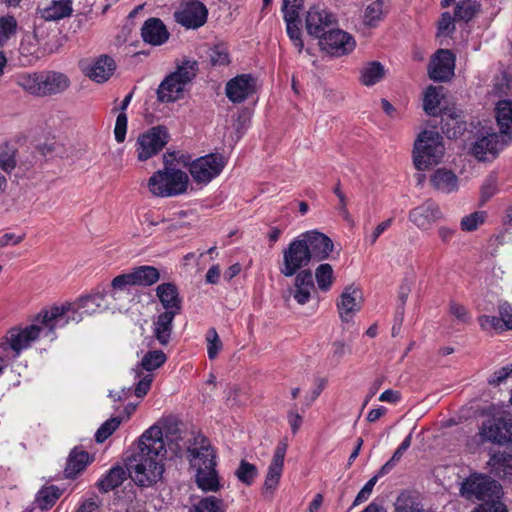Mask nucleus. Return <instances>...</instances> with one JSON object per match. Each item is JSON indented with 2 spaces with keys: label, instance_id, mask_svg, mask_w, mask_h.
Segmentation results:
<instances>
[{
  "label": "nucleus",
  "instance_id": "f257e3e1",
  "mask_svg": "<svg viewBox=\"0 0 512 512\" xmlns=\"http://www.w3.org/2000/svg\"><path fill=\"white\" fill-rule=\"evenodd\" d=\"M166 452L159 426L153 425L141 435L129 468V476L137 486L151 487L161 480Z\"/></svg>",
  "mask_w": 512,
  "mask_h": 512
},
{
  "label": "nucleus",
  "instance_id": "f03ea898",
  "mask_svg": "<svg viewBox=\"0 0 512 512\" xmlns=\"http://www.w3.org/2000/svg\"><path fill=\"white\" fill-rule=\"evenodd\" d=\"M188 460L195 470L197 486L205 492H217L221 488L216 470V453L210 441L201 433L188 440Z\"/></svg>",
  "mask_w": 512,
  "mask_h": 512
},
{
  "label": "nucleus",
  "instance_id": "7ed1b4c3",
  "mask_svg": "<svg viewBox=\"0 0 512 512\" xmlns=\"http://www.w3.org/2000/svg\"><path fill=\"white\" fill-rule=\"evenodd\" d=\"M188 184L187 173L177 168L175 153L167 152L163 155V169L153 173L148 179L147 187L152 195L168 198L185 193Z\"/></svg>",
  "mask_w": 512,
  "mask_h": 512
},
{
  "label": "nucleus",
  "instance_id": "20e7f679",
  "mask_svg": "<svg viewBox=\"0 0 512 512\" xmlns=\"http://www.w3.org/2000/svg\"><path fill=\"white\" fill-rule=\"evenodd\" d=\"M198 64L195 60H183L176 71L170 73L157 89V99L161 103H172L183 97L185 86L197 74Z\"/></svg>",
  "mask_w": 512,
  "mask_h": 512
},
{
  "label": "nucleus",
  "instance_id": "39448f33",
  "mask_svg": "<svg viewBox=\"0 0 512 512\" xmlns=\"http://www.w3.org/2000/svg\"><path fill=\"white\" fill-rule=\"evenodd\" d=\"M442 136L432 130H424L414 143L413 162L418 170H426L441 162L445 147Z\"/></svg>",
  "mask_w": 512,
  "mask_h": 512
},
{
  "label": "nucleus",
  "instance_id": "423d86ee",
  "mask_svg": "<svg viewBox=\"0 0 512 512\" xmlns=\"http://www.w3.org/2000/svg\"><path fill=\"white\" fill-rule=\"evenodd\" d=\"M40 337H46L51 340V334L48 332L47 323L40 319V313L35 318V323L25 328H11L5 339L0 344V349H11L14 357H18L21 352L28 349L31 344Z\"/></svg>",
  "mask_w": 512,
  "mask_h": 512
},
{
  "label": "nucleus",
  "instance_id": "0eeeda50",
  "mask_svg": "<svg viewBox=\"0 0 512 512\" xmlns=\"http://www.w3.org/2000/svg\"><path fill=\"white\" fill-rule=\"evenodd\" d=\"M500 493L499 483L483 474H471L460 486V495L470 501H490L499 498Z\"/></svg>",
  "mask_w": 512,
  "mask_h": 512
},
{
  "label": "nucleus",
  "instance_id": "6e6552de",
  "mask_svg": "<svg viewBox=\"0 0 512 512\" xmlns=\"http://www.w3.org/2000/svg\"><path fill=\"white\" fill-rule=\"evenodd\" d=\"M82 309L79 307V300L73 304H63L61 306H52L49 309L40 312V319H43L48 326V332L51 334V341L56 337L55 330L62 328L70 322L79 323L82 320Z\"/></svg>",
  "mask_w": 512,
  "mask_h": 512
},
{
  "label": "nucleus",
  "instance_id": "1a4fd4ad",
  "mask_svg": "<svg viewBox=\"0 0 512 512\" xmlns=\"http://www.w3.org/2000/svg\"><path fill=\"white\" fill-rule=\"evenodd\" d=\"M226 165L225 158L218 153H210L195 159L189 172L197 184H208L220 175Z\"/></svg>",
  "mask_w": 512,
  "mask_h": 512
},
{
  "label": "nucleus",
  "instance_id": "9d476101",
  "mask_svg": "<svg viewBox=\"0 0 512 512\" xmlns=\"http://www.w3.org/2000/svg\"><path fill=\"white\" fill-rule=\"evenodd\" d=\"M169 141V133L164 126H155L138 136L136 153L139 161H146L158 154Z\"/></svg>",
  "mask_w": 512,
  "mask_h": 512
},
{
  "label": "nucleus",
  "instance_id": "9b49d317",
  "mask_svg": "<svg viewBox=\"0 0 512 512\" xmlns=\"http://www.w3.org/2000/svg\"><path fill=\"white\" fill-rule=\"evenodd\" d=\"M310 261L312 259L307 246L301 241V236L299 235L283 250V264L280 267V272L285 277H291L301 268L307 266Z\"/></svg>",
  "mask_w": 512,
  "mask_h": 512
},
{
  "label": "nucleus",
  "instance_id": "f8f14e48",
  "mask_svg": "<svg viewBox=\"0 0 512 512\" xmlns=\"http://www.w3.org/2000/svg\"><path fill=\"white\" fill-rule=\"evenodd\" d=\"M511 143V135L488 133L474 142L471 153L479 161L492 160Z\"/></svg>",
  "mask_w": 512,
  "mask_h": 512
},
{
  "label": "nucleus",
  "instance_id": "ddd939ff",
  "mask_svg": "<svg viewBox=\"0 0 512 512\" xmlns=\"http://www.w3.org/2000/svg\"><path fill=\"white\" fill-rule=\"evenodd\" d=\"M208 17L207 7L199 0L183 2L174 13L175 21L186 29L202 27Z\"/></svg>",
  "mask_w": 512,
  "mask_h": 512
},
{
  "label": "nucleus",
  "instance_id": "4468645a",
  "mask_svg": "<svg viewBox=\"0 0 512 512\" xmlns=\"http://www.w3.org/2000/svg\"><path fill=\"white\" fill-rule=\"evenodd\" d=\"M319 44L322 50L336 56L346 55L356 46L354 38L340 29L329 30L320 38Z\"/></svg>",
  "mask_w": 512,
  "mask_h": 512
},
{
  "label": "nucleus",
  "instance_id": "2eb2a0df",
  "mask_svg": "<svg viewBox=\"0 0 512 512\" xmlns=\"http://www.w3.org/2000/svg\"><path fill=\"white\" fill-rule=\"evenodd\" d=\"M300 236L313 261L321 262L329 258L334 249V243L327 235L318 230H311Z\"/></svg>",
  "mask_w": 512,
  "mask_h": 512
},
{
  "label": "nucleus",
  "instance_id": "dca6fc26",
  "mask_svg": "<svg viewBox=\"0 0 512 512\" xmlns=\"http://www.w3.org/2000/svg\"><path fill=\"white\" fill-rule=\"evenodd\" d=\"M336 22L335 16L320 5L310 7L305 19L306 31L315 38L326 34V29Z\"/></svg>",
  "mask_w": 512,
  "mask_h": 512
},
{
  "label": "nucleus",
  "instance_id": "f3484780",
  "mask_svg": "<svg viewBox=\"0 0 512 512\" xmlns=\"http://www.w3.org/2000/svg\"><path fill=\"white\" fill-rule=\"evenodd\" d=\"M455 55L448 49H439L429 65V77L434 81L446 82L454 76Z\"/></svg>",
  "mask_w": 512,
  "mask_h": 512
},
{
  "label": "nucleus",
  "instance_id": "a211bd4d",
  "mask_svg": "<svg viewBox=\"0 0 512 512\" xmlns=\"http://www.w3.org/2000/svg\"><path fill=\"white\" fill-rule=\"evenodd\" d=\"M256 79L250 74H241L229 80L225 87L227 98L233 103H242L255 92Z\"/></svg>",
  "mask_w": 512,
  "mask_h": 512
},
{
  "label": "nucleus",
  "instance_id": "6ab92c4d",
  "mask_svg": "<svg viewBox=\"0 0 512 512\" xmlns=\"http://www.w3.org/2000/svg\"><path fill=\"white\" fill-rule=\"evenodd\" d=\"M441 217L439 206L431 200L425 201L409 212V220L422 231L429 230Z\"/></svg>",
  "mask_w": 512,
  "mask_h": 512
},
{
  "label": "nucleus",
  "instance_id": "aec40b11",
  "mask_svg": "<svg viewBox=\"0 0 512 512\" xmlns=\"http://www.w3.org/2000/svg\"><path fill=\"white\" fill-rule=\"evenodd\" d=\"M115 68V61L108 55H100L89 63H82L85 75L97 83L106 82L113 75Z\"/></svg>",
  "mask_w": 512,
  "mask_h": 512
},
{
  "label": "nucleus",
  "instance_id": "412c9836",
  "mask_svg": "<svg viewBox=\"0 0 512 512\" xmlns=\"http://www.w3.org/2000/svg\"><path fill=\"white\" fill-rule=\"evenodd\" d=\"M39 80L41 87L39 97L61 94L70 86L69 77L57 71H41Z\"/></svg>",
  "mask_w": 512,
  "mask_h": 512
},
{
  "label": "nucleus",
  "instance_id": "4be33fe9",
  "mask_svg": "<svg viewBox=\"0 0 512 512\" xmlns=\"http://www.w3.org/2000/svg\"><path fill=\"white\" fill-rule=\"evenodd\" d=\"M361 291L353 286L346 287L339 297L337 308L342 321L349 322L361 309Z\"/></svg>",
  "mask_w": 512,
  "mask_h": 512
},
{
  "label": "nucleus",
  "instance_id": "5701e85b",
  "mask_svg": "<svg viewBox=\"0 0 512 512\" xmlns=\"http://www.w3.org/2000/svg\"><path fill=\"white\" fill-rule=\"evenodd\" d=\"M286 450L287 445L285 443H280L274 451L264 482V489L266 491L273 492L279 484L283 472Z\"/></svg>",
  "mask_w": 512,
  "mask_h": 512
},
{
  "label": "nucleus",
  "instance_id": "b1692460",
  "mask_svg": "<svg viewBox=\"0 0 512 512\" xmlns=\"http://www.w3.org/2000/svg\"><path fill=\"white\" fill-rule=\"evenodd\" d=\"M315 291L312 272L310 270H301L296 274L294 286L289 290L290 295L300 304H306L312 292Z\"/></svg>",
  "mask_w": 512,
  "mask_h": 512
},
{
  "label": "nucleus",
  "instance_id": "393cba45",
  "mask_svg": "<svg viewBox=\"0 0 512 512\" xmlns=\"http://www.w3.org/2000/svg\"><path fill=\"white\" fill-rule=\"evenodd\" d=\"M141 36L144 42L159 46L168 40L169 32L162 20L152 17L144 22L141 28Z\"/></svg>",
  "mask_w": 512,
  "mask_h": 512
},
{
  "label": "nucleus",
  "instance_id": "a878e982",
  "mask_svg": "<svg viewBox=\"0 0 512 512\" xmlns=\"http://www.w3.org/2000/svg\"><path fill=\"white\" fill-rule=\"evenodd\" d=\"M72 5L73 0H50L44 6H39L37 12L45 21H58L72 14Z\"/></svg>",
  "mask_w": 512,
  "mask_h": 512
},
{
  "label": "nucleus",
  "instance_id": "bb28decb",
  "mask_svg": "<svg viewBox=\"0 0 512 512\" xmlns=\"http://www.w3.org/2000/svg\"><path fill=\"white\" fill-rule=\"evenodd\" d=\"M156 295L165 309L164 312L179 314L181 311V298L178 289L173 283H162L156 288Z\"/></svg>",
  "mask_w": 512,
  "mask_h": 512
},
{
  "label": "nucleus",
  "instance_id": "cd10ccee",
  "mask_svg": "<svg viewBox=\"0 0 512 512\" xmlns=\"http://www.w3.org/2000/svg\"><path fill=\"white\" fill-rule=\"evenodd\" d=\"M433 188L441 193L450 194L458 191L459 179L457 175L448 169L438 168L430 177Z\"/></svg>",
  "mask_w": 512,
  "mask_h": 512
},
{
  "label": "nucleus",
  "instance_id": "c85d7f7f",
  "mask_svg": "<svg viewBox=\"0 0 512 512\" xmlns=\"http://www.w3.org/2000/svg\"><path fill=\"white\" fill-rule=\"evenodd\" d=\"M441 130L449 139H456L466 130V122L461 112L456 110L445 111L441 118Z\"/></svg>",
  "mask_w": 512,
  "mask_h": 512
},
{
  "label": "nucleus",
  "instance_id": "c756f323",
  "mask_svg": "<svg viewBox=\"0 0 512 512\" xmlns=\"http://www.w3.org/2000/svg\"><path fill=\"white\" fill-rule=\"evenodd\" d=\"M92 461L88 452L75 447L69 453L64 474L66 478L73 479Z\"/></svg>",
  "mask_w": 512,
  "mask_h": 512
},
{
  "label": "nucleus",
  "instance_id": "7c9ffc66",
  "mask_svg": "<svg viewBox=\"0 0 512 512\" xmlns=\"http://www.w3.org/2000/svg\"><path fill=\"white\" fill-rule=\"evenodd\" d=\"M176 315L173 312H163L153 322V335L162 346H166L170 342Z\"/></svg>",
  "mask_w": 512,
  "mask_h": 512
},
{
  "label": "nucleus",
  "instance_id": "2f4dec72",
  "mask_svg": "<svg viewBox=\"0 0 512 512\" xmlns=\"http://www.w3.org/2000/svg\"><path fill=\"white\" fill-rule=\"evenodd\" d=\"M503 430H505V419L490 418L482 423L480 436L484 441L502 445L505 444Z\"/></svg>",
  "mask_w": 512,
  "mask_h": 512
},
{
  "label": "nucleus",
  "instance_id": "473e14b6",
  "mask_svg": "<svg viewBox=\"0 0 512 512\" xmlns=\"http://www.w3.org/2000/svg\"><path fill=\"white\" fill-rule=\"evenodd\" d=\"M19 52L25 64L31 65L39 59V39L35 32L26 33L23 36Z\"/></svg>",
  "mask_w": 512,
  "mask_h": 512
},
{
  "label": "nucleus",
  "instance_id": "72a5a7b5",
  "mask_svg": "<svg viewBox=\"0 0 512 512\" xmlns=\"http://www.w3.org/2000/svg\"><path fill=\"white\" fill-rule=\"evenodd\" d=\"M79 307L82 309L83 313L87 315L103 312L109 308L107 294L104 292H95L83 296L79 299Z\"/></svg>",
  "mask_w": 512,
  "mask_h": 512
},
{
  "label": "nucleus",
  "instance_id": "f704fd0d",
  "mask_svg": "<svg viewBox=\"0 0 512 512\" xmlns=\"http://www.w3.org/2000/svg\"><path fill=\"white\" fill-rule=\"evenodd\" d=\"M385 76V68L379 61L366 63L360 70V82L364 86H373Z\"/></svg>",
  "mask_w": 512,
  "mask_h": 512
},
{
  "label": "nucleus",
  "instance_id": "c9c22d12",
  "mask_svg": "<svg viewBox=\"0 0 512 512\" xmlns=\"http://www.w3.org/2000/svg\"><path fill=\"white\" fill-rule=\"evenodd\" d=\"M135 286H151L160 279V273L153 266L143 265L130 271Z\"/></svg>",
  "mask_w": 512,
  "mask_h": 512
},
{
  "label": "nucleus",
  "instance_id": "e433bc0d",
  "mask_svg": "<svg viewBox=\"0 0 512 512\" xmlns=\"http://www.w3.org/2000/svg\"><path fill=\"white\" fill-rule=\"evenodd\" d=\"M496 120L500 133L510 135L512 131V100H501L496 105Z\"/></svg>",
  "mask_w": 512,
  "mask_h": 512
},
{
  "label": "nucleus",
  "instance_id": "4c0bfd02",
  "mask_svg": "<svg viewBox=\"0 0 512 512\" xmlns=\"http://www.w3.org/2000/svg\"><path fill=\"white\" fill-rule=\"evenodd\" d=\"M127 477L126 470L121 466L112 467L107 474L98 481V488L102 492H109L119 487Z\"/></svg>",
  "mask_w": 512,
  "mask_h": 512
},
{
  "label": "nucleus",
  "instance_id": "58836bf2",
  "mask_svg": "<svg viewBox=\"0 0 512 512\" xmlns=\"http://www.w3.org/2000/svg\"><path fill=\"white\" fill-rule=\"evenodd\" d=\"M488 465L495 475L502 478L512 477V454H493L488 461Z\"/></svg>",
  "mask_w": 512,
  "mask_h": 512
},
{
  "label": "nucleus",
  "instance_id": "ea45409f",
  "mask_svg": "<svg viewBox=\"0 0 512 512\" xmlns=\"http://www.w3.org/2000/svg\"><path fill=\"white\" fill-rule=\"evenodd\" d=\"M443 87L442 86H433L429 85L423 97V109L424 111L430 115H436L438 106L440 105L441 99L443 97Z\"/></svg>",
  "mask_w": 512,
  "mask_h": 512
},
{
  "label": "nucleus",
  "instance_id": "a19ab883",
  "mask_svg": "<svg viewBox=\"0 0 512 512\" xmlns=\"http://www.w3.org/2000/svg\"><path fill=\"white\" fill-rule=\"evenodd\" d=\"M17 28L18 23L14 16L0 17V50L8 46L10 41L15 38Z\"/></svg>",
  "mask_w": 512,
  "mask_h": 512
},
{
  "label": "nucleus",
  "instance_id": "79ce46f5",
  "mask_svg": "<svg viewBox=\"0 0 512 512\" xmlns=\"http://www.w3.org/2000/svg\"><path fill=\"white\" fill-rule=\"evenodd\" d=\"M286 22V31L292 41L293 45L297 48L298 52H302L304 43L301 38L300 19L292 11L284 17Z\"/></svg>",
  "mask_w": 512,
  "mask_h": 512
},
{
  "label": "nucleus",
  "instance_id": "37998d69",
  "mask_svg": "<svg viewBox=\"0 0 512 512\" xmlns=\"http://www.w3.org/2000/svg\"><path fill=\"white\" fill-rule=\"evenodd\" d=\"M40 72L20 73L15 76V83L27 93L39 97Z\"/></svg>",
  "mask_w": 512,
  "mask_h": 512
},
{
  "label": "nucleus",
  "instance_id": "c03bdc74",
  "mask_svg": "<svg viewBox=\"0 0 512 512\" xmlns=\"http://www.w3.org/2000/svg\"><path fill=\"white\" fill-rule=\"evenodd\" d=\"M314 274L318 288L323 292L330 290L335 280L332 266L328 263H322L317 266Z\"/></svg>",
  "mask_w": 512,
  "mask_h": 512
},
{
  "label": "nucleus",
  "instance_id": "a18cd8bd",
  "mask_svg": "<svg viewBox=\"0 0 512 512\" xmlns=\"http://www.w3.org/2000/svg\"><path fill=\"white\" fill-rule=\"evenodd\" d=\"M477 320L480 328L486 333L499 334L508 330L506 328L504 318L501 315H499V317L492 315H481Z\"/></svg>",
  "mask_w": 512,
  "mask_h": 512
},
{
  "label": "nucleus",
  "instance_id": "49530a36",
  "mask_svg": "<svg viewBox=\"0 0 512 512\" xmlns=\"http://www.w3.org/2000/svg\"><path fill=\"white\" fill-rule=\"evenodd\" d=\"M60 496L61 490L58 487L54 485L44 487L38 492L36 503L40 509L46 510L51 508Z\"/></svg>",
  "mask_w": 512,
  "mask_h": 512
},
{
  "label": "nucleus",
  "instance_id": "de8ad7c7",
  "mask_svg": "<svg viewBox=\"0 0 512 512\" xmlns=\"http://www.w3.org/2000/svg\"><path fill=\"white\" fill-rule=\"evenodd\" d=\"M135 286L132 276L129 273L121 274L116 276L111 282V294L110 296L114 300H118L122 293L129 294L130 287Z\"/></svg>",
  "mask_w": 512,
  "mask_h": 512
},
{
  "label": "nucleus",
  "instance_id": "09e8293b",
  "mask_svg": "<svg viewBox=\"0 0 512 512\" xmlns=\"http://www.w3.org/2000/svg\"><path fill=\"white\" fill-rule=\"evenodd\" d=\"M383 16L384 2L383 0H376L366 7L364 12V24L375 27L383 19Z\"/></svg>",
  "mask_w": 512,
  "mask_h": 512
},
{
  "label": "nucleus",
  "instance_id": "8fccbe9b",
  "mask_svg": "<svg viewBox=\"0 0 512 512\" xmlns=\"http://www.w3.org/2000/svg\"><path fill=\"white\" fill-rule=\"evenodd\" d=\"M225 510L226 507L222 499L215 496H208L193 505L190 512H225Z\"/></svg>",
  "mask_w": 512,
  "mask_h": 512
},
{
  "label": "nucleus",
  "instance_id": "3c124183",
  "mask_svg": "<svg viewBox=\"0 0 512 512\" xmlns=\"http://www.w3.org/2000/svg\"><path fill=\"white\" fill-rule=\"evenodd\" d=\"M167 360L165 353L161 350H152L147 352L141 362L142 369L151 372L161 367Z\"/></svg>",
  "mask_w": 512,
  "mask_h": 512
},
{
  "label": "nucleus",
  "instance_id": "603ef678",
  "mask_svg": "<svg viewBox=\"0 0 512 512\" xmlns=\"http://www.w3.org/2000/svg\"><path fill=\"white\" fill-rule=\"evenodd\" d=\"M122 423V418L112 417L106 420L96 431L95 433V441L97 443H103L108 437H110L120 426Z\"/></svg>",
  "mask_w": 512,
  "mask_h": 512
},
{
  "label": "nucleus",
  "instance_id": "864d4df0",
  "mask_svg": "<svg viewBox=\"0 0 512 512\" xmlns=\"http://www.w3.org/2000/svg\"><path fill=\"white\" fill-rule=\"evenodd\" d=\"M235 475L240 482L249 486L253 484L254 480L256 479L258 470L254 464H251L246 460H242L235 472Z\"/></svg>",
  "mask_w": 512,
  "mask_h": 512
},
{
  "label": "nucleus",
  "instance_id": "5fc2aeb1",
  "mask_svg": "<svg viewBox=\"0 0 512 512\" xmlns=\"http://www.w3.org/2000/svg\"><path fill=\"white\" fill-rule=\"evenodd\" d=\"M476 12V3L471 0H465L456 5L454 11V19L467 22L475 16Z\"/></svg>",
  "mask_w": 512,
  "mask_h": 512
},
{
  "label": "nucleus",
  "instance_id": "6e6d98bb",
  "mask_svg": "<svg viewBox=\"0 0 512 512\" xmlns=\"http://www.w3.org/2000/svg\"><path fill=\"white\" fill-rule=\"evenodd\" d=\"M207 353L209 359H215L222 350V342L215 328H210L206 334Z\"/></svg>",
  "mask_w": 512,
  "mask_h": 512
},
{
  "label": "nucleus",
  "instance_id": "4d7b16f0",
  "mask_svg": "<svg viewBox=\"0 0 512 512\" xmlns=\"http://www.w3.org/2000/svg\"><path fill=\"white\" fill-rule=\"evenodd\" d=\"M485 216V212L477 211L463 217L460 223L461 229L468 232L476 230L479 225L484 223Z\"/></svg>",
  "mask_w": 512,
  "mask_h": 512
},
{
  "label": "nucleus",
  "instance_id": "13d9d810",
  "mask_svg": "<svg viewBox=\"0 0 512 512\" xmlns=\"http://www.w3.org/2000/svg\"><path fill=\"white\" fill-rule=\"evenodd\" d=\"M209 57L213 66H225L230 62L228 50L223 45H215L211 48Z\"/></svg>",
  "mask_w": 512,
  "mask_h": 512
},
{
  "label": "nucleus",
  "instance_id": "bf43d9fd",
  "mask_svg": "<svg viewBox=\"0 0 512 512\" xmlns=\"http://www.w3.org/2000/svg\"><path fill=\"white\" fill-rule=\"evenodd\" d=\"M127 115L125 112H120L116 118L114 135L115 140L118 143H122L125 140L126 132H127Z\"/></svg>",
  "mask_w": 512,
  "mask_h": 512
},
{
  "label": "nucleus",
  "instance_id": "052dcab7",
  "mask_svg": "<svg viewBox=\"0 0 512 512\" xmlns=\"http://www.w3.org/2000/svg\"><path fill=\"white\" fill-rule=\"evenodd\" d=\"M498 191L497 181L495 177H488L481 186V201L482 203L490 200Z\"/></svg>",
  "mask_w": 512,
  "mask_h": 512
},
{
  "label": "nucleus",
  "instance_id": "680f3d73",
  "mask_svg": "<svg viewBox=\"0 0 512 512\" xmlns=\"http://www.w3.org/2000/svg\"><path fill=\"white\" fill-rule=\"evenodd\" d=\"M472 512H507V508L498 498H494L483 502Z\"/></svg>",
  "mask_w": 512,
  "mask_h": 512
},
{
  "label": "nucleus",
  "instance_id": "e2e57ef3",
  "mask_svg": "<svg viewBox=\"0 0 512 512\" xmlns=\"http://www.w3.org/2000/svg\"><path fill=\"white\" fill-rule=\"evenodd\" d=\"M449 311L458 321L462 323H468L470 320V314L468 310L463 305L455 301H450Z\"/></svg>",
  "mask_w": 512,
  "mask_h": 512
},
{
  "label": "nucleus",
  "instance_id": "0e129e2a",
  "mask_svg": "<svg viewBox=\"0 0 512 512\" xmlns=\"http://www.w3.org/2000/svg\"><path fill=\"white\" fill-rule=\"evenodd\" d=\"M377 481H378L377 476H373L371 479L368 480V482L363 486V488L357 494V496L353 502L354 506L361 504L362 502L366 501L370 497L373 487L375 486Z\"/></svg>",
  "mask_w": 512,
  "mask_h": 512
},
{
  "label": "nucleus",
  "instance_id": "69168bd1",
  "mask_svg": "<svg viewBox=\"0 0 512 512\" xmlns=\"http://www.w3.org/2000/svg\"><path fill=\"white\" fill-rule=\"evenodd\" d=\"M152 381H153L152 374H147L144 377H142L136 384L135 391H134L135 395L139 398H142L143 396H145L148 393V391L150 390Z\"/></svg>",
  "mask_w": 512,
  "mask_h": 512
},
{
  "label": "nucleus",
  "instance_id": "338daca9",
  "mask_svg": "<svg viewBox=\"0 0 512 512\" xmlns=\"http://www.w3.org/2000/svg\"><path fill=\"white\" fill-rule=\"evenodd\" d=\"M511 373L512 365L502 367L501 369L493 373V375L489 378L488 383L494 386L499 385L500 383L505 381Z\"/></svg>",
  "mask_w": 512,
  "mask_h": 512
},
{
  "label": "nucleus",
  "instance_id": "774afa93",
  "mask_svg": "<svg viewBox=\"0 0 512 512\" xmlns=\"http://www.w3.org/2000/svg\"><path fill=\"white\" fill-rule=\"evenodd\" d=\"M499 315L504 318L506 328L512 330V305L509 303H503L498 308Z\"/></svg>",
  "mask_w": 512,
  "mask_h": 512
}]
</instances>
